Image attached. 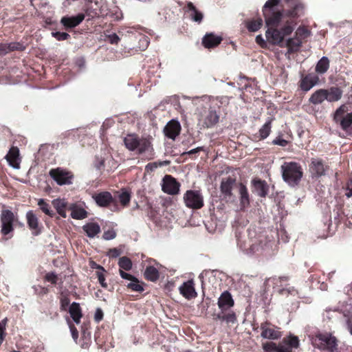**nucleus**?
<instances>
[{"mask_svg":"<svg viewBox=\"0 0 352 352\" xmlns=\"http://www.w3.org/2000/svg\"><path fill=\"white\" fill-rule=\"evenodd\" d=\"M346 195L348 197H352V180H351L347 184Z\"/></svg>","mask_w":352,"mask_h":352,"instance_id":"774afa93","label":"nucleus"},{"mask_svg":"<svg viewBox=\"0 0 352 352\" xmlns=\"http://www.w3.org/2000/svg\"><path fill=\"white\" fill-rule=\"evenodd\" d=\"M61 308H67L70 304V299L63 294L60 297Z\"/></svg>","mask_w":352,"mask_h":352,"instance_id":"13d9d810","label":"nucleus"},{"mask_svg":"<svg viewBox=\"0 0 352 352\" xmlns=\"http://www.w3.org/2000/svg\"><path fill=\"white\" fill-rule=\"evenodd\" d=\"M197 115L199 124L205 128L214 126L219 120V114L212 108L199 111Z\"/></svg>","mask_w":352,"mask_h":352,"instance_id":"20e7f679","label":"nucleus"},{"mask_svg":"<svg viewBox=\"0 0 352 352\" xmlns=\"http://www.w3.org/2000/svg\"><path fill=\"white\" fill-rule=\"evenodd\" d=\"M262 24H263V21L261 19L259 18V19L250 21L248 23L247 28L249 31L256 32L261 28Z\"/></svg>","mask_w":352,"mask_h":352,"instance_id":"ea45409f","label":"nucleus"},{"mask_svg":"<svg viewBox=\"0 0 352 352\" xmlns=\"http://www.w3.org/2000/svg\"><path fill=\"white\" fill-rule=\"evenodd\" d=\"M343 315L346 318L347 329L352 335V312L349 309H344Z\"/></svg>","mask_w":352,"mask_h":352,"instance_id":"a18cd8bd","label":"nucleus"},{"mask_svg":"<svg viewBox=\"0 0 352 352\" xmlns=\"http://www.w3.org/2000/svg\"><path fill=\"white\" fill-rule=\"evenodd\" d=\"M26 219L28 225L32 232L34 235H38L41 232V227L37 216L32 210H29L26 213Z\"/></svg>","mask_w":352,"mask_h":352,"instance_id":"dca6fc26","label":"nucleus"},{"mask_svg":"<svg viewBox=\"0 0 352 352\" xmlns=\"http://www.w3.org/2000/svg\"><path fill=\"white\" fill-rule=\"evenodd\" d=\"M228 309H219V312L214 314L217 318L224 321L226 323H234L236 322V316L233 311L227 312Z\"/></svg>","mask_w":352,"mask_h":352,"instance_id":"393cba45","label":"nucleus"},{"mask_svg":"<svg viewBox=\"0 0 352 352\" xmlns=\"http://www.w3.org/2000/svg\"><path fill=\"white\" fill-rule=\"evenodd\" d=\"M308 34L309 32L306 28L300 27L296 30L294 35L302 38V40L304 38L307 37Z\"/></svg>","mask_w":352,"mask_h":352,"instance_id":"603ef678","label":"nucleus"},{"mask_svg":"<svg viewBox=\"0 0 352 352\" xmlns=\"http://www.w3.org/2000/svg\"><path fill=\"white\" fill-rule=\"evenodd\" d=\"M329 67V60L327 57L323 56L317 63L316 67V72L319 74L325 73Z\"/></svg>","mask_w":352,"mask_h":352,"instance_id":"e433bc0d","label":"nucleus"},{"mask_svg":"<svg viewBox=\"0 0 352 352\" xmlns=\"http://www.w3.org/2000/svg\"><path fill=\"white\" fill-rule=\"evenodd\" d=\"M265 36L270 43L284 47V38L280 30L269 28L265 32Z\"/></svg>","mask_w":352,"mask_h":352,"instance_id":"ddd939ff","label":"nucleus"},{"mask_svg":"<svg viewBox=\"0 0 352 352\" xmlns=\"http://www.w3.org/2000/svg\"><path fill=\"white\" fill-rule=\"evenodd\" d=\"M127 287L135 292L143 291V287L140 284L138 280L134 277L128 284Z\"/></svg>","mask_w":352,"mask_h":352,"instance_id":"c03bdc74","label":"nucleus"},{"mask_svg":"<svg viewBox=\"0 0 352 352\" xmlns=\"http://www.w3.org/2000/svg\"><path fill=\"white\" fill-rule=\"evenodd\" d=\"M346 111V107L344 105L340 107L334 113V120L340 122L343 129H347L352 124V113L344 114Z\"/></svg>","mask_w":352,"mask_h":352,"instance_id":"6e6552de","label":"nucleus"},{"mask_svg":"<svg viewBox=\"0 0 352 352\" xmlns=\"http://www.w3.org/2000/svg\"><path fill=\"white\" fill-rule=\"evenodd\" d=\"M124 142L129 151H136L138 154L145 155L148 159L153 157V148L150 138H140L135 134H129L124 138Z\"/></svg>","mask_w":352,"mask_h":352,"instance_id":"f257e3e1","label":"nucleus"},{"mask_svg":"<svg viewBox=\"0 0 352 352\" xmlns=\"http://www.w3.org/2000/svg\"><path fill=\"white\" fill-rule=\"evenodd\" d=\"M310 171L313 175L317 177L324 174L325 168L323 162L318 158H312L309 167Z\"/></svg>","mask_w":352,"mask_h":352,"instance_id":"412c9836","label":"nucleus"},{"mask_svg":"<svg viewBox=\"0 0 352 352\" xmlns=\"http://www.w3.org/2000/svg\"><path fill=\"white\" fill-rule=\"evenodd\" d=\"M50 175L60 186L72 184L73 178V175L69 171L61 168L50 170Z\"/></svg>","mask_w":352,"mask_h":352,"instance_id":"0eeeda50","label":"nucleus"},{"mask_svg":"<svg viewBox=\"0 0 352 352\" xmlns=\"http://www.w3.org/2000/svg\"><path fill=\"white\" fill-rule=\"evenodd\" d=\"M7 46L9 47V52L23 49L22 45L17 43L7 44Z\"/></svg>","mask_w":352,"mask_h":352,"instance_id":"e2e57ef3","label":"nucleus"},{"mask_svg":"<svg viewBox=\"0 0 352 352\" xmlns=\"http://www.w3.org/2000/svg\"><path fill=\"white\" fill-rule=\"evenodd\" d=\"M144 274L147 280L153 282L157 280L159 278V272L155 267L153 266L147 267L144 271Z\"/></svg>","mask_w":352,"mask_h":352,"instance_id":"c9c22d12","label":"nucleus"},{"mask_svg":"<svg viewBox=\"0 0 352 352\" xmlns=\"http://www.w3.org/2000/svg\"><path fill=\"white\" fill-rule=\"evenodd\" d=\"M54 207L56 208L57 212L63 217H66V206L67 202L65 199H56L52 201Z\"/></svg>","mask_w":352,"mask_h":352,"instance_id":"72a5a7b5","label":"nucleus"},{"mask_svg":"<svg viewBox=\"0 0 352 352\" xmlns=\"http://www.w3.org/2000/svg\"><path fill=\"white\" fill-rule=\"evenodd\" d=\"M273 143L276 145L285 146L287 145L288 142L283 138H278L273 141Z\"/></svg>","mask_w":352,"mask_h":352,"instance_id":"0e129e2a","label":"nucleus"},{"mask_svg":"<svg viewBox=\"0 0 352 352\" xmlns=\"http://www.w3.org/2000/svg\"><path fill=\"white\" fill-rule=\"evenodd\" d=\"M102 318L103 312L102 311V309H96L94 314V319L96 322H99L100 320H102Z\"/></svg>","mask_w":352,"mask_h":352,"instance_id":"69168bd1","label":"nucleus"},{"mask_svg":"<svg viewBox=\"0 0 352 352\" xmlns=\"http://www.w3.org/2000/svg\"><path fill=\"white\" fill-rule=\"evenodd\" d=\"M92 198L100 207H107L113 200L111 193L106 191L96 193L92 195Z\"/></svg>","mask_w":352,"mask_h":352,"instance_id":"aec40b11","label":"nucleus"},{"mask_svg":"<svg viewBox=\"0 0 352 352\" xmlns=\"http://www.w3.org/2000/svg\"><path fill=\"white\" fill-rule=\"evenodd\" d=\"M299 346V339L297 336L289 334L283 338L281 343L278 345L277 352H292V349Z\"/></svg>","mask_w":352,"mask_h":352,"instance_id":"9d476101","label":"nucleus"},{"mask_svg":"<svg viewBox=\"0 0 352 352\" xmlns=\"http://www.w3.org/2000/svg\"><path fill=\"white\" fill-rule=\"evenodd\" d=\"M179 292L187 299H191L197 296L195 284L192 280L184 282L179 287Z\"/></svg>","mask_w":352,"mask_h":352,"instance_id":"a211bd4d","label":"nucleus"},{"mask_svg":"<svg viewBox=\"0 0 352 352\" xmlns=\"http://www.w3.org/2000/svg\"><path fill=\"white\" fill-rule=\"evenodd\" d=\"M84 19L85 14H78L74 16H63L60 20V23L65 28H72L78 25Z\"/></svg>","mask_w":352,"mask_h":352,"instance_id":"6ab92c4d","label":"nucleus"},{"mask_svg":"<svg viewBox=\"0 0 352 352\" xmlns=\"http://www.w3.org/2000/svg\"><path fill=\"white\" fill-rule=\"evenodd\" d=\"M87 212L85 210L79 207H74L72 209L71 217L75 219H82L87 217Z\"/></svg>","mask_w":352,"mask_h":352,"instance_id":"4c0bfd02","label":"nucleus"},{"mask_svg":"<svg viewBox=\"0 0 352 352\" xmlns=\"http://www.w3.org/2000/svg\"><path fill=\"white\" fill-rule=\"evenodd\" d=\"M34 292L38 296H43L46 294L48 292V289L41 286V285H34L32 287Z\"/></svg>","mask_w":352,"mask_h":352,"instance_id":"3c124183","label":"nucleus"},{"mask_svg":"<svg viewBox=\"0 0 352 352\" xmlns=\"http://www.w3.org/2000/svg\"><path fill=\"white\" fill-rule=\"evenodd\" d=\"M289 7L293 8L290 11L289 15L292 16H300L302 13V6L297 2V0H285Z\"/></svg>","mask_w":352,"mask_h":352,"instance_id":"2f4dec72","label":"nucleus"},{"mask_svg":"<svg viewBox=\"0 0 352 352\" xmlns=\"http://www.w3.org/2000/svg\"><path fill=\"white\" fill-rule=\"evenodd\" d=\"M222 38L220 36L214 35L213 34H207L204 38L202 43L207 48H211L219 45Z\"/></svg>","mask_w":352,"mask_h":352,"instance_id":"cd10ccee","label":"nucleus"},{"mask_svg":"<svg viewBox=\"0 0 352 352\" xmlns=\"http://www.w3.org/2000/svg\"><path fill=\"white\" fill-rule=\"evenodd\" d=\"M219 308H231L234 306V300L231 294L226 291L221 294L218 300Z\"/></svg>","mask_w":352,"mask_h":352,"instance_id":"a878e982","label":"nucleus"},{"mask_svg":"<svg viewBox=\"0 0 352 352\" xmlns=\"http://www.w3.org/2000/svg\"><path fill=\"white\" fill-rule=\"evenodd\" d=\"M116 234L115 231L109 230V231L104 232V233L103 234V238L106 240H111V239H114L116 237Z\"/></svg>","mask_w":352,"mask_h":352,"instance_id":"bf43d9fd","label":"nucleus"},{"mask_svg":"<svg viewBox=\"0 0 352 352\" xmlns=\"http://www.w3.org/2000/svg\"><path fill=\"white\" fill-rule=\"evenodd\" d=\"M281 170L284 181L292 186L297 185L302 177V168L296 162L284 163Z\"/></svg>","mask_w":352,"mask_h":352,"instance_id":"f03ea898","label":"nucleus"},{"mask_svg":"<svg viewBox=\"0 0 352 352\" xmlns=\"http://www.w3.org/2000/svg\"><path fill=\"white\" fill-rule=\"evenodd\" d=\"M118 265L120 270L129 271L132 268V262L131 259L126 256H122L119 258Z\"/></svg>","mask_w":352,"mask_h":352,"instance_id":"58836bf2","label":"nucleus"},{"mask_svg":"<svg viewBox=\"0 0 352 352\" xmlns=\"http://www.w3.org/2000/svg\"><path fill=\"white\" fill-rule=\"evenodd\" d=\"M239 194H240V205L241 208H245L250 204L249 195L248 189L245 186L240 184L239 186Z\"/></svg>","mask_w":352,"mask_h":352,"instance_id":"473e14b6","label":"nucleus"},{"mask_svg":"<svg viewBox=\"0 0 352 352\" xmlns=\"http://www.w3.org/2000/svg\"><path fill=\"white\" fill-rule=\"evenodd\" d=\"M277 347L278 345L274 342H266L263 344V349L267 352H277Z\"/></svg>","mask_w":352,"mask_h":352,"instance_id":"8fccbe9b","label":"nucleus"},{"mask_svg":"<svg viewBox=\"0 0 352 352\" xmlns=\"http://www.w3.org/2000/svg\"><path fill=\"white\" fill-rule=\"evenodd\" d=\"M267 248V245H265V248L263 246H261L260 245L252 244L248 250H246V253L248 254H258L262 253Z\"/></svg>","mask_w":352,"mask_h":352,"instance_id":"37998d69","label":"nucleus"},{"mask_svg":"<svg viewBox=\"0 0 352 352\" xmlns=\"http://www.w3.org/2000/svg\"><path fill=\"white\" fill-rule=\"evenodd\" d=\"M184 201L186 206L192 209H199L204 206V197L199 190H187L184 195Z\"/></svg>","mask_w":352,"mask_h":352,"instance_id":"39448f33","label":"nucleus"},{"mask_svg":"<svg viewBox=\"0 0 352 352\" xmlns=\"http://www.w3.org/2000/svg\"><path fill=\"white\" fill-rule=\"evenodd\" d=\"M57 279V276L53 272L48 273L45 276V280L52 284H56Z\"/></svg>","mask_w":352,"mask_h":352,"instance_id":"6e6d98bb","label":"nucleus"},{"mask_svg":"<svg viewBox=\"0 0 352 352\" xmlns=\"http://www.w3.org/2000/svg\"><path fill=\"white\" fill-rule=\"evenodd\" d=\"M97 268L101 270L100 272H97L98 281L103 287H106L107 285L105 282V278L103 274L104 268L100 265H98Z\"/></svg>","mask_w":352,"mask_h":352,"instance_id":"09e8293b","label":"nucleus"},{"mask_svg":"<svg viewBox=\"0 0 352 352\" xmlns=\"http://www.w3.org/2000/svg\"><path fill=\"white\" fill-rule=\"evenodd\" d=\"M187 12L190 13V19L197 23H201L203 19V14L198 11L192 3L188 2L187 4Z\"/></svg>","mask_w":352,"mask_h":352,"instance_id":"c756f323","label":"nucleus"},{"mask_svg":"<svg viewBox=\"0 0 352 352\" xmlns=\"http://www.w3.org/2000/svg\"><path fill=\"white\" fill-rule=\"evenodd\" d=\"M318 81V77L317 76L309 74L301 79L300 86L303 91H307L315 86Z\"/></svg>","mask_w":352,"mask_h":352,"instance_id":"4be33fe9","label":"nucleus"},{"mask_svg":"<svg viewBox=\"0 0 352 352\" xmlns=\"http://www.w3.org/2000/svg\"><path fill=\"white\" fill-rule=\"evenodd\" d=\"M52 36L58 41H65L69 38V34L66 32H52Z\"/></svg>","mask_w":352,"mask_h":352,"instance_id":"de8ad7c7","label":"nucleus"},{"mask_svg":"<svg viewBox=\"0 0 352 352\" xmlns=\"http://www.w3.org/2000/svg\"><path fill=\"white\" fill-rule=\"evenodd\" d=\"M235 183V179L231 177L223 179L221 183V192L225 197H230L232 195V190L233 185Z\"/></svg>","mask_w":352,"mask_h":352,"instance_id":"bb28decb","label":"nucleus"},{"mask_svg":"<svg viewBox=\"0 0 352 352\" xmlns=\"http://www.w3.org/2000/svg\"><path fill=\"white\" fill-rule=\"evenodd\" d=\"M314 344L318 349L328 352H335L337 350V340L328 333H318L316 336Z\"/></svg>","mask_w":352,"mask_h":352,"instance_id":"7ed1b4c3","label":"nucleus"},{"mask_svg":"<svg viewBox=\"0 0 352 352\" xmlns=\"http://www.w3.org/2000/svg\"><path fill=\"white\" fill-rule=\"evenodd\" d=\"M180 184L170 175H166L162 184V190L168 195H177L179 191Z\"/></svg>","mask_w":352,"mask_h":352,"instance_id":"9b49d317","label":"nucleus"},{"mask_svg":"<svg viewBox=\"0 0 352 352\" xmlns=\"http://www.w3.org/2000/svg\"><path fill=\"white\" fill-rule=\"evenodd\" d=\"M302 44V38L296 35L284 41V47L288 48V53H292L298 50Z\"/></svg>","mask_w":352,"mask_h":352,"instance_id":"5701e85b","label":"nucleus"},{"mask_svg":"<svg viewBox=\"0 0 352 352\" xmlns=\"http://www.w3.org/2000/svg\"><path fill=\"white\" fill-rule=\"evenodd\" d=\"M120 254H121V252L119 250H118L116 248H113V249H111L109 250L107 255L111 258H116V257L119 256L120 255Z\"/></svg>","mask_w":352,"mask_h":352,"instance_id":"052dcab7","label":"nucleus"},{"mask_svg":"<svg viewBox=\"0 0 352 352\" xmlns=\"http://www.w3.org/2000/svg\"><path fill=\"white\" fill-rule=\"evenodd\" d=\"M41 210L46 214L52 217L54 214L53 211L51 210L50 206L45 201L44 199H41L38 201Z\"/></svg>","mask_w":352,"mask_h":352,"instance_id":"a19ab883","label":"nucleus"},{"mask_svg":"<svg viewBox=\"0 0 352 352\" xmlns=\"http://www.w3.org/2000/svg\"><path fill=\"white\" fill-rule=\"evenodd\" d=\"M68 311L65 315V320L69 327L72 338L75 342L77 341L78 338V331L76 328L72 324V322H75L76 324H80V319L82 318L81 309H67Z\"/></svg>","mask_w":352,"mask_h":352,"instance_id":"423d86ee","label":"nucleus"},{"mask_svg":"<svg viewBox=\"0 0 352 352\" xmlns=\"http://www.w3.org/2000/svg\"><path fill=\"white\" fill-rule=\"evenodd\" d=\"M278 3V0H268L264 5L263 7V12L265 11L269 12V10H272V8L277 5Z\"/></svg>","mask_w":352,"mask_h":352,"instance_id":"864d4df0","label":"nucleus"},{"mask_svg":"<svg viewBox=\"0 0 352 352\" xmlns=\"http://www.w3.org/2000/svg\"><path fill=\"white\" fill-rule=\"evenodd\" d=\"M342 91L337 87H332L329 91L327 90V100L334 102L339 100L342 97Z\"/></svg>","mask_w":352,"mask_h":352,"instance_id":"f704fd0d","label":"nucleus"},{"mask_svg":"<svg viewBox=\"0 0 352 352\" xmlns=\"http://www.w3.org/2000/svg\"><path fill=\"white\" fill-rule=\"evenodd\" d=\"M120 276L125 280L131 281L132 279H133L134 276L131 274L126 273L124 272V270H119Z\"/></svg>","mask_w":352,"mask_h":352,"instance_id":"680f3d73","label":"nucleus"},{"mask_svg":"<svg viewBox=\"0 0 352 352\" xmlns=\"http://www.w3.org/2000/svg\"><path fill=\"white\" fill-rule=\"evenodd\" d=\"M107 38L111 44H118L120 40L119 36L115 33L108 35Z\"/></svg>","mask_w":352,"mask_h":352,"instance_id":"4d7b16f0","label":"nucleus"},{"mask_svg":"<svg viewBox=\"0 0 352 352\" xmlns=\"http://www.w3.org/2000/svg\"><path fill=\"white\" fill-rule=\"evenodd\" d=\"M271 131V121H267L264 125L259 130V135L261 139L266 138L270 133Z\"/></svg>","mask_w":352,"mask_h":352,"instance_id":"79ce46f5","label":"nucleus"},{"mask_svg":"<svg viewBox=\"0 0 352 352\" xmlns=\"http://www.w3.org/2000/svg\"><path fill=\"white\" fill-rule=\"evenodd\" d=\"M264 16L265 19L266 25L268 28H274L276 27L282 17V14L280 12H274L272 10H269V12H264Z\"/></svg>","mask_w":352,"mask_h":352,"instance_id":"2eb2a0df","label":"nucleus"},{"mask_svg":"<svg viewBox=\"0 0 352 352\" xmlns=\"http://www.w3.org/2000/svg\"><path fill=\"white\" fill-rule=\"evenodd\" d=\"M83 230L90 238H94L100 232V227L97 223H88L83 226Z\"/></svg>","mask_w":352,"mask_h":352,"instance_id":"c85d7f7f","label":"nucleus"},{"mask_svg":"<svg viewBox=\"0 0 352 352\" xmlns=\"http://www.w3.org/2000/svg\"><path fill=\"white\" fill-rule=\"evenodd\" d=\"M256 41L262 47H264L267 45L265 41L261 35L256 36Z\"/></svg>","mask_w":352,"mask_h":352,"instance_id":"338daca9","label":"nucleus"},{"mask_svg":"<svg viewBox=\"0 0 352 352\" xmlns=\"http://www.w3.org/2000/svg\"><path fill=\"white\" fill-rule=\"evenodd\" d=\"M293 30L294 27L290 23H287L280 30L281 33L283 35V38L287 35H289L293 32Z\"/></svg>","mask_w":352,"mask_h":352,"instance_id":"5fc2aeb1","label":"nucleus"},{"mask_svg":"<svg viewBox=\"0 0 352 352\" xmlns=\"http://www.w3.org/2000/svg\"><path fill=\"white\" fill-rule=\"evenodd\" d=\"M180 131L181 125L179 122L175 120L169 121L164 129V135L171 140H175L179 134Z\"/></svg>","mask_w":352,"mask_h":352,"instance_id":"4468645a","label":"nucleus"},{"mask_svg":"<svg viewBox=\"0 0 352 352\" xmlns=\"http://www.w3.org/2000/svg\"><path fill=\"white\" fill-rule=\"evenodd\" d=\"M261 336L265 339L277 340L282 336L279 328L271 327L268 324H263L261 326Z\"/></svg>","mask_w":352,"mask_h":352,"instance_id":"f8f14e48","label":"nucleus"},{"mask_svg":"<svg viewBox=\"0 0 352 352\" xmlns=\"http://www.w3.org/2000/svg\"><path fill=\"white\" fill-rule=\"evenodd\" d=\"M327 90L319 89L311 95L309 101L314 104H318L327 100Z\"/></svg>","mask_w":352,"mask_h":352,"instance_id":"7c9ffc66","label":"nucleus"},{"mask_svg":"<svg viewBox=\"0 0 352 352\" xmlns=\"http://www.w3.org/2000/svg\"><path fill=\"white\" fill-rule=\"evenodd\" d=\"M254 189L257 195L264 197L267 195L268 191V186L265 181L254 179L252 180Z\"/></svg>","mask_w":352,"mask_h":352,"instance_id":"b1692460","label":"nucleus"},{"mask_svg":"<svg viewBox=\"0 0 352 352\" xmlns=\"http://www.w3.org/2000/svg\"><path fill=\"white\" fill-rule=\"evenodd\" d=\"M9 165L15 169L20 168L19 150L17 147H12L6 156Z\"/></svg>","mask_w":352,"mask_h":352,"instance_id":"f3484780","label":"nucleus"},{"mask_svg":"<svg viewBox=\"0 0 352 352\" xmlns=\"http://www.w3.org/2000/svg\"><path fill=\"white\" fill-rule=\"evenodd\" d=\"M14 221V214L9 210H4L1 214V232L3 235H7L13 230V223Z\"/></svg>","mask_w":352,"mask_h":352,"instance_id":"1a4fd4ad","label":"nucleus"},{"mask_svg":"<svg viewBox=\"0 0 352 352\" xmlns=\"http://www.w3.org/2000/svg\"><path fill=\"white\" fill-rule=\"evenodd\" d=\"M130 199L131 195L127 191H124L119 195V200L123 206L127 205Z\"/></svg>","mask_w":352,"mask_h":352,"instance_id":"49530a36","label":"nucleus"}]
</instances>
